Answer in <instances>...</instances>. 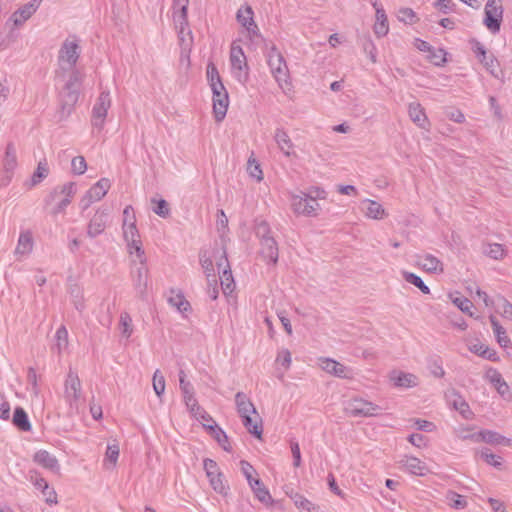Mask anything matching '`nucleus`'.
Wrapping results in <instances>:
<instances>
[{
    "instance_id": "2eb2a0df",
    "label": "nucleus",
    "mask_w": 512,
    "mask_h": 512,
    "mask_svg": "<svg viewBox=\"0 0 512 512\" xmlns=\"http://www.w3.org/2000/svg\"><path fill=\"white\" fill-rule=\"evenodd\" d=\"M42 0H32L31 2L23 5L12 14V20L15 26L22 25L27 21L39 8Z\"/></svg>"
},
{
    "instance_id": "69168bd1",
    "label": "nucleus",
    "mask_w": 512,
    "mask_h": 512,
    "mask_svg": "<svg viewBox=\"0 0 512 512\" xmlns=\"http://www.w3.org/2000/svg\"><path fill=\"white\" fill-rule=\"evenodd\" d=\"M429 53V57L435 65L440 66L446 62V52L443 49L434 50L431 48Z\"/></svg>"
},
{
    "instance_id": "f3484780",
    "label": "nucleus",
    "mask_w": 512,
    "mask_h": 512,
    "mask_svg": "<svg viewBox=\"0 0 512 512\" xmlns=\"http://www.w3.org/2000/svg\"><path fill=\"white\" fill-rule=\"evenodd\" d=\"M274 141L279 150L286 156L290 157L295 155L294 143L292 142L288 132L283 128H276L274 133Z\"/></svg>"
},
{
    "instance_id": "20e7f679",
    "label": "nucleus",
    "mask_w": 512,
    "mask_h": 512,
    "mask_svg": "<svg viewBox=\"0 0 512 512\" xmlns=\"http://www.w3.org/2000/svg\"><path fill=\"white\" fill-rule=\"evenodd\" d=\"M344 411L352 417H374L381 413L382 408L363 398H353L347 402Z\"/></svg>"
},
{
    "instance_id": "864d4df0",
    "label": "nucleus",
    "mask_w": 512,
    "mask_h": 512,
    "mask_svg": "<svg viewBox=\"0 0 512 512\" xmlns=\"http://www.w3.org/2000/svg\"><path fill=\"white\" fill-rule=\"evenodd\" d=\"M397 18L406 24H413L417 21V16L411 8H401L398 11Z\"/></svg>"
},
{
    "instance_id": "a878e982",
    "label": "nucleus",
    "mask_w": 512,
    "mask_h": 512,
    "mask_svg": "<svg viewBox=\"0 0 512 512\" xmlns=\"http://www.w3.org/2000/svg\"><path fill=\"white\" fill-rule=\"evenodd\" d=\"M180 389L182 391L186 406L193 415H197L195 410H200V406L194 397L193 386L190 382L182 379Z\"/></svg>"
},
{
    "instance_id": "603ef678",
    "label": "nucleus",
    "mask_w": 512,
    "mask_h": 512,
    "mask_svg": "<svg viewBox=\"0 0 512 512\" xmlns=\"http://www.w3.org/2000/svg\"><path fill=\"white\" fill-rule=\"evenodd\" d=\"M168 302L172 306L176 307L180 312H186L190 309V303L182 294L169 297Z\"/></svg>"
},
{
    "instance_id": "ea45409f",
    "label": "nucleus",
    "mask_w": 512,
    "mask_h": 512,
    "mask_svg": "<svg viewBox=\"0 0 512 512\" xmlns=\"http://www.w3.org/2000/svg\"><path fill=\"white\" fill-rule=\"evenodd\" d=\"M491 325L493 331L497 337V342L502 347H507L510 344V339L506 335V330L499 324L498 320L494 316H490Z\"/></svg>"
},
{
    "instance_id": "052dcab7",
    "label": "nucleus",
    "mask_w": 512,
    "mask_h": 512,
    "mask_svg": "<svg viewBox=\"0 0 512 512\" xmlns=\"http://www.w3.org/2000/svg\"><path fill=\"white\" fill-rule=\"evenodd\" d=\"M216 432L212 435V437L218 442V444L227 452L231 451V446L228 441V437L226 433L221 429H216Z\"/></svg>"
},
{
    "instance_id": "6e6552de",
    "label": "nucleus",
    "mask_w": 512,
    "mask_h": 512,
    "mask_svg": "<svg viewBox=\"0 0 512 512\" xmlns=\"http://www.w3.org/2000/svg\"><path fill=\"white\" fill-rule=\"evenodd\" d=\"M111 106V98L109 92H101L93 109L91 124L94 128L101 130L104 126L108 109Z\"/></svg>"
},
{
    "instance_id": "f03ea898",
    "label": "nucleus",
    "mask_w": 512,
    "mask_h": 512,
    "mask_svg": "<svg viewBox=\"0 0 512 512\" xmlns=\"http://www.w3.org/2000/svg\"><path fill=\"white\" fill-rule=\"evenodd\" d=\"M267 63L279 87L283 91L289 90V70L284 57L275 46H272L268 52Z\"/></svg>"
},
{
    "instance_id": "09e8293b",
    "label": "nucleus",
    "mask_w": 512,
    "mask_h": 512,
    "mask_svg": "<svg viewBox=\"0 0 512 512\" xmlns=\"http://www.w3.org/2000/svg\"><path fill=\"white\" fill-rule=\"evenodd\" d=\"M480 457L489 465L500 469L502 466V458L496 454L490 452L489 449L485 448L481 450Z\"/></svg>"
},
{
    "instance_id": "e2e57ef3",
    "label": "nucleus",
    "mask_w": 512,
    "mask_h": 512,
    "mask_svg": "<svg viewBox=\"0 0 512 512\" xmlns=\"http://www.w3.org/2000/svg\"><path fill=\"white\" fill-rule=\"evenodd\" d=\"M453 303L464 313L472 316L471 308L473 307V303L465 297H456L453 299Z\"/></svg>"
},
{
    "instance_id": "b1692460",
    "label": "nucleus",
    "mask_w": 512,
    "mask_h": 512,
    "mask_svg": "<svg viewBox=\"0 0 512 512\" xmlns=\"http://www.w3.org/2000/svg\"><path fill=\"white\" fill-rule=\"evenodd\" d=\"M261 244V250L260 253L262 257L267 260L268 262H271L273 264H276L278 261V245L274 238H266L265 240L260 241Z\"/></svg>"
},
{
    "instance_id": "2f4dec72",
    "label": "nucleus",
    "mask_w": 512,
    "mask_h": 512,
    "mask_svg": "<svg viewBox=\"0 0 512 512\" xmlns=\"http://www.w3.org/2000/svg\"><path fill=\"white\" fill-rule=\"evenodd\" d=\"M68 293L75 309L82 313L85 310V299L82 287L76 283L71 284L69 285Z\"/></svg>"
},
{
    "instance_id": "4c0bfd02",
    "label": "nucleus",
    "mask_w": 512,
    "mask_h": 512,
    "mask_svg": "<svg viewBox=\"0 0 512 512\" xmlns=\"http://www.w3.org/2000/svg\"><path fill=\"white\" fill-rule=\"evenodd\" d=\"M481 440L488 444H504L510 445V439L500 435L497 432L490 430H483L479 433Z\"/></svg>"
},
{
    "instance_id": "ddd939ff",
    "label": "nucleus",
    "mask_w": 512,
    "mask_h": 512,
    "mask_svg": "<svg viewBox=\"0 0 512 512\" xmlns=\"http://www.w3.org/2000/svg\"><path fill=\"white\" fill-rule=\"evenodd\" d=\"M108 216L109 213L106 209L96 211L88 224L87 234L89 237L94 238L104 232Z\"/></svg>"
},
{
    "instance_id": "bb28decb",
    "label": "nucleus",
    "mask_w": 512,
    "mask_h": 512,
    "mask_svg": "<svg viewBox=\"0 0 512 512\" xmlns=\"http://www.w3.org/2000/svg\"><path fill=\"white\" fill-rule=\"evenodd\" d=\"M400 463L411 473L423 476L428 471L427 466L420 459L412 456H405Z\"/></svg>"
},
{
    "instance_id": "680f3d73",
    "label": "nucleus",
    "mask_w": 512,
    "mask_h": 512,
    "mask_svg": "<svg viewBox=\"0 0 512 512\" xmlns=\"http://www.w3.org/2000/svg\"><path fill=\"white\" fill-rule=\"evenodd\" d=\"M123 235L126 242L140 239L136 224L133 223H130L128 226H123Z\"/></svg>"
},
{
    "instance_id": "58836bf2",
    "label": "nucleus",
    "mask_w": 512,
    "mask_h": 512,
    "mask_svg": "<svg viewBox=\"0 0 512 512\" xmlns=\"http://www.w3.org/2000/svg\"><path fill=\"white\" fill-rule=\"evenodd\" d=\"M55 339L56 343L53 350H56L58 354H61L62 351L66 350L68 347V331L65 326H61L57 329Z\"/></svg>"
},
{
    "instance_id": "dca6fc26",
    "label": "nucleus",
    "mask_w": 512,
    "mask_h": 512,
    "mask_svg": "<svg viewBox=\"0 0 512 512\" xmlns=\"http://www.w3.org/2000/svg\"><path fill=\"white\" fill-rule=\"evenodd\" d=\"M243 426L246 430L257 439L262 438L263 425L262 418L259 413L256 414H244L240 416Z\"/></svg>"
},
{
    "instance_id": "8fccbe9b",
    "label": "nucleus",
    "mask_w": 512,
    "mask_h": 512,
    "mask_svg": "<svg viewBox=\"0 0 512 512\" xmlns=\"http://www.w3.org/2000/svg\"><path fill=\"white\" fill-rule=\"evenodd\" d=\"M484 253L495 260L502 259L505 254L503 246L498 243L488 244L484 249Z\"/></svg>"
},
{
    "instance_id": "473e14b6",
    "label": "nucleus",
    "mask_w": 512,
    "mask_h": 512,
    "mask_svg": "<svg viewBox=\"0 0 512 512\" xmlns=\"http://www.w3.org/2000/svg\"><path fill=\"white\" fill-rule=\"evenodd\" d=\"M33 249V238L30 231H23L19 235L18 243L15 248V255H27Z\"/></svg>"
},
{
    "instance_id": "338daca9",
    "label": "nucleus",
    "mask_w": 512,
    "mask_h": 512,
    "mask_svg": "<svg viewBox=\"0 0 512 512\" xmlns=\"http://www.w3.org/2000/svg\"><path fill=\"white\" fill-rule=\"evenodd\" d=\"M304 195L310 199H313L314 201H317V199H325L327 193L323 188L313 186L309 188L307 193L304 192Z\"/></svg>"
},
{
    "instance_id": "f257e3e1",
    "label": "nucleus",
    "mask_w": 512,
    "mask_h": 512,
    "mask_svg": "<svg viewBox=\"0 0 512 512\" xmlns=\"http://www.w3.org/2000/svg\"><path fill=\"white\" fill-rule=\"evenodd\" d=\"M84 74L75 67L64 73V77H60L65 84L59 93L60 118H67L79 99L80 89Z\"/></svg>"
},
{
    "instance_id": "c85d7f7f",
    "label": "nucleus",
    "mask_w": 512,
    "mask_h": 512,
    "mask_svg": "<svg viewBox=\"0 0 512 512\" xmlns=\"http://www.w3.org/2000/svg\"><path fill=\"white\" fill-rule=\"evenodd\" d=\"M199 261H200L201 267L204 270V273L206 275L208 284L211 285L212 283H217L213 261H212L211 257L208 255L207 251H205V250L200 251Z\"/></svg>"
},
{
    "instance_id": "a18cd8bd",
    "label": "nucleus",
    "mask_w": 512,
    "mask_h": 512,
    "mask_svg": "<svg viewBox=\"0 0 512 512\" xmlns=\"http://www.w3.org/2000/svg\"><path fill=\"white\" fill-rule=\"evenodd\" d=\"M445 497L448 501V504L454 509H464L467 506V501L463 498V496L454 491H447Z\"/></svg>"
},
{
    "instance_id": "9b49d317",
    "label": "nucleus",
    "mask_w": 512,
    "mask_h": 512,
    "mask_svg": "<svg viewBox=\"0 0 512 512\" xmlns=\"http://www.w3.org/2000/svg\"><path fill=\"white\" fill-rule=\"evenodd\" d=\"M131 278L137 294L143 298L146 294L148 282V268L146 266V261H139V264L131 271Z\"/></svg>"
},
{
    "instance_id": "9d476101",
    "label": "nucleus",
    "mask_w": 512,
    "mask_h": 512,
    "mask_svg": "<svg viewBox=\"0 0 512 512\" xmlns=\"http://www.w3.org/2000/svg\"><path fill=\"white\" fill-rule=\"evenodd\" d=\"M230 62L232 73L238 80H241L243 76L246 77L247 62L240 46L234 44L231 46Z\"/></svg>"
},
{
    "instance_id": "6ab92c4d",
    "label": "nucleus",
    "mask_w": 512,
    "mask_h": 512,
    "mask_svg": "<svg viewBox=\"0 0 512 512\" xmlns=\"http://www.w3.org/2000/svg\"><path fill=\"white\" fill-rule=\"evenodd\" d=\"M320 362L321 368L327 373L339 378H351V370L338 361L330 358H323L320 359Z\"/></svg>"
},
{
    "instance_id": "79ce46f5",
    "label": "nucleus",
    "mask_w": 512,
    "mask_h": 512,
    "mask_svg": "<svg viewBox=\"0 0 512 512\" xmlns=\"http://www.w3.org/2000/svg\"><path fill=\"white\" fill-rule=\"evenodd\" d=\"M252 491L254 492L256 498L263 504L269 505L272 504L273 500L270 495L269 490L263 485V483L260 481L259 485H253L251 486Z\"/></svg>"
},
{
    "instance_id": "5fc2aeb1",
    "label": "nucleus",
    "mask_w": 512,
    "mask_h": 512,
    "mask_svg": "<svg viewBox=\"0 0 512 512\" xmlns=\"http://www.w3.org/2000/svg\"><path fill=\"white\" fill-rule=\"evenodd\" d=\"M153 389L158 397L165 391V378L159 370H156L153 375Z\"/></svg>"
},
{
    "instance_id": "49530a36",
    "label": "nucleus",
    "mask_w": 512,
    "mask_h": 512,
    "mask_svg": "<svg viewBox=\"0 0 512 512\" xmlns=\"http://www.w3.org/2000/svg\"><path fill=\"white\" fill-rule=\"evenodd\" d=\"M240 466H241V471L244 474L245 478L247 479L250 487L253 486L254 484L255 485L260 484V479L253 477V474L256 473V471L249 462H247L245 460H241Z\"/></svg>"
},
{
    "instance_id": "7ed1b4c3",
    "label": "nucleus",
    "mask_w": 512,
    "mask_h": 512,
    "mask_svg": "<svg viewBox=\"0 0 512 512\" xmlns=\"http://www.w3.org/2000/svg\"><path fill=\"white\" fill-rule=\"evenodd\" d=\"M80 56L79 45L76 41L66 39L58 54V65L59 71H57L58 77H64L66 71L71 70L76 66V63Z\"/></svg>"
},
{
    "instance_id": "f8f14e48",
    "label": "nucleus",
    "mask_w": 512,
    "mask_h": 512,
    "mask_svg": "<svg viewBox=\"0 0 512 512\" xmlns=\"http://www.w3.org/2000/svg\"><path fill=\"white\" fill-rule=\"evenodd\" d=\"M254 12L252 8L249 5H246L244 7H241L236 15L237 21L245 27L247 32L250 34L251 37H258L259 36V29L257 24L254 21Z\"/></svg>"
},
{
    "instance_id": "4be33fe9",
    "label": "nucleus",
    "mask_w": 512,
    "mask_h": 512,
    "mask_svg": "<svg viewBox=\"0 0 512 512\" xmlns=\"http://www.w3.org/2000/svg\"><path fill=\"white\" fill-rule=\"evenodd\" d=\"M361 209L365 216L371 219L380 220L387 216V213L382 205L374 200H363L361 202Z\"/></svg>"
},
{
    "instance_id": "4468645a",
    "label": "nucleus",
    "mask_w": 512,
    "mask_h": 512,
    "mask_svg": "<svg viewBox=\"0 0 512 512\" xmlns=\"http://www.w3.org/2000/svg\"><path fill=\"white\" fill-rule=\"evenodd\" d=\"M447 403L458 411L465 419L470 418L472 412L465 399L455 390H448L445 394Z\"/></svg>"
},
{
    "instance_id": "393cba45",
    "label": "nucleus",
    "mask_w": 512,
    "mask_h": 512,
    "mask_svg": "<svg viewBox=\"0 0 512 512\" xmlns=\"http://www.w3.org/2000/svg\"><path fill=\"white\" fill-rule=\"evenodd\" d=\"M17 165L18 162L16 147L13 143L10 142L6 146L5 155L3 158V168L6 174H10L8 176L9 179L11 175L14 173Z\"/></svg>"
},
{
    "instance_id": "0e129e2a",
    "label": "nucleus",
    "mask_w": 512,
    "mask_h": 512,
    "mask_svg": "<svg viewBox=\"0 0 512 512\" xmlns=\"http://www.w3.org/2000/svg\"><path fill=\"white\" fill-rule=\"evenodd\" d=\"M256 235L259 237L260 241L265 240L266 238H273L270 235V227L266 221H261L257 224Z\"/></svg>"
},
{
    "instance_id": "bf43d9fd",
    "label": "nucleus",
    "mask_w": 512,
    "mask_h": 512,
    "mask_svg": "<svg viewBox=\"0 0 512 512\" xmlns=\"http://www.w3.org/2000/svg\"><path fill=\"white\" fill-rule=\"evenodd\" d=\"M132 319L128 313H122L120 316V326L122 328V335L126 338H129L133 332L132 329Z\"/></svg>"
},
{
    "instance_id": "5701e85b",
    "label": "nucleus",
    "mask_w": 512,
    "mask_h": 512,
    "mask_svg": "<svg viewBox=\"0 0 512 512\" xmlns=\"http://www.w3.org/2000/svg\"><path fill=\"white\" fill-rule=\"evenodd\" d=\"M33 460L45 469L58 472L60 469L58 460L46 450H39L35 453Z\"/></svg>"
},
{
    "instance_id": "13d9d810",
    "label": "nucleus",
    "mask_w": 512,
    "mask_h": 512,
    "mask_svg": "<svg viewBox=\"0 0 512 512\" xmlns=\"http://www.w3.org/2000/svg\"><path fill=\"white\" fill-rule=\"evenodd\" d=\"M72 172L77 175H82L87 170L86 160L83 156H76L71 161Z\"/></svg>"
},
{
    "instance_id": "412c9836",
    "label": "nucleus",
    "mask_w": 512,
    "mask_h": 512,
    "mask_svg": "<svg viewBox=\"0 0 512 512\" xmlns=\"http://www.w3.org/2000/svg\"><path fill=\"white\" fill-rule=\"evenodd\" d=\"M417 265L429 273H442L443 263L432 254H424L417 256Z\"/></svg>"
},
{
    "instance_id": "c756f323",
    "label": "nucleus",
    "mask_w": 512,
    "mask_h": 512,
    "mask_svg": "<svg viewBox=\"0 0 512 512\" xmlns=\"http://www.w3.org/2000/svg\"><path fill=\"white\" fill-rule=\"evenodd\" d=\"M75 193H76L75 183L67 182L62 186L56 187L46 198L45 202L47 204H50L60 195H64L65 198H69L71 200L74 197Z\"/></svg>"
},
{
    "instance_id": "f704fd0d",
    "label": "nucleus",
    "mask_w": 512,
    "mask_h": 512,
    "mask_svg": "<svg viewBox=\"0 0 512 512\" xmlns=\"http://www.w3.org/2000/svg\"><path fill=\"white\" fill-rule=\"evenodd\" d=\"M12 423L21 431L28 432L31 430V423L28 419V415L22 407L15 408Z\"/></svg>"
},
{
    "instance_id": "1a4fd4ad",
    "label": "nucleus",
    "mask_w": 512,
    "mask_h": 512,
    "mask_svg": "<svg viewBox=\"0 0 512 512\" xmlns=\"http://www.w3.org/2000/svg\"><path fill=\"white\" fill-rule=\"evenodd\" d=\"M292 209L296 214H301L307 217H315L318 215L320 205L317 201L308 198L301 192L300 195L292 196Z\"/></svg>"
},
{
    "instance_id": "de8ad7c7",
    "label": "nucleus",
    "mask_w": 512,
    "mask_h": 512,
    "mask_svg": "<svg viewBox=\"0 0 512 512\" xmlns=\"http://www.w3.org/2000/svg\"><path fill=\"white\" fill-rule=\"evenodd\" d=\"M128 251L131 255L135 254L140 262L146 261L145 252L140 239L127 242Z\"/></svg>"
},
{
    "instance_id": "774afa93",
    "label": "nucleus",
    "mask_w": 512,
    "mask_h": 512,
    "mask_svg": "<svg viewBox=\"0 0 512 512\" xmlns=\"http://www.w3.org/2000/svg\"><path fill=\"white\" fill-rule=\"evenodd\" d=\"M296 505L302 512H319V507H316L305 498H301L299 501H296Z\"/></svg>"
},
{
    "instance_id": "39448f33",
    "label": "nucleus",
    "mask_w": 512,
    "mask_h": 512,
    "mask_svg": "<svg viewBox=\"0 0 512 512\" xmlns=\"http://www.w3.org/2000/svg\"><path fill=\"white\" fill-rule=\"evenodd\" d=\"M484 20L483 23L486 28L492 33L496 34L500 31L502 18H503V7L501 0H488L484 9Z\"/></svg>"
},
{
    "instance_id": "e433bc0d",
    "label": "nucleus",
    "mask_w": 512,
    "mask_h": 512,
    "mask_svg": "<svg viewBox=\"0 0 512 512\" xmlns=\"http://www.w3.org/2000/svg\"><path fill=\"white\" fill-rule=\"evenodd\" d=\"M487 377L490 382L497 389L498 393L502 396H505L509 392V386L503 379L502 375L497 370H489L487 372Z\"/></svg>"
},
{
    "instance_id": "4d7b16f0",
    "label": "nucleus",
    "mask_w": 512,
    "mask_h": 512,
    "mask_svg": "<svg viewBox=\"0 0 512 512\" xmlns=\"http://www.w3.org/2000/svg\"><path fill=\"white\" fill-rule=\"evenodd\" d=\"M152 203H155L156 205L153 207V212L157 214L158 216L162 218H166L170 214V209L168 206V203L164 199H160L156 201L155 199H152Z\"/></svg>"
},
{
    "instance_id": "c03bdc74",
    "label": "nucleus",
    "mask_w": 512,
    "mask_h": 512,
    "mask_svg": "<svg viewBox=\"0 0 512 512\" xmlns=\"http://www.w3.org/2000/svg\"><path fill=\"white\" fill-rule=\"evenodd\" d=\"M49 174V168L46 160H41L31 177L32 186L39 184Z\"/></svg>"
},
{
    "instance_id": "37998d69",
    "label": "nucleus",
    "mask_w": 512,
    "mask_h": 512,
    "mask_svg": "<svg viewBox=\"0 0 512 512\" xmlns=\"http://www.w3.org/2000/svg\"><path fill=\"white\" fill-rule=\"evenodd\" d=\"M403 278L408 283L416 286L423 294H429L430 289L418 275L411 272H403Z\"/></svg>"
},
{
    "instance_id": "3c124183",
    "label": "nucleus",
    "mask_w": 512,
    "mask_h": 512,
    "mask_svg": "<svg viewBox=\"0 0 512 512\" xmlns=\"http://www.w3.org/2000/svg\"><path fill=\"white\" fill-rule=\"evenodd\" d=\"M479 61L492 75L496 76V70L499 64L493 54H488L486 52L485 56H481Z\"/></svg>"
},
{
    "instance_id": "423d86ee",
    "label": "nucleus",
    "mask_w": 512,
    "mask_h": 512,
    "mask_svg": "<svg viewBox=\"0 0 512 512\" xmlns=\"http://www.w3.org/2000/svg\"><path fill=\"white\" fill-rule=\"evenodd\" d=\"M64 397L71 409L78 410L81 398V381L72 369L69 370L64 383Z\"/></svg>"
},
{
    "instance_id": "0eeeda50",
    "label": "nucleus",
    "mask_w": 512,
    "mask_h": 512,
    "mask_svg": "<svg viewBox=\"0 0 512 512\" xmlns=\"http://www.w3.org/2000/svg\"><path fill=\"white\" fill-rule=\"evenodd\" d=\"M203 466L213 490L221 495H227L228 487L223 482V474L220 472L217 463L210 458H206L203 461Z\"/></svg>"
},
{
    "instance_id": "7c9ffc66",
    "label": "nucleus",
    "mask_w": 512,
    "mask_h": 512,
    "mask_svg": "<svg viewBox=\"0 0 512 512\" xmlns=\"http://www.w3.org/2000/svg\"><path fill=\"white\" fill-rule=\"evenodd\" d=\"M408 112L411 120L416 125H418L420 128H426V125L428 124V119L420 103H410Z\"/></svg>"
},
{
    "instance_id": "a211bd4d",
    "label": "nucleus",
    "mask_w": 512,
    "mask_h": 512,
    "mask_svg": "<svg viewBox=\"0 0 512 512\" xmlns=\"http://www.w3.org/2000/svg\"><path fill=\"white\" fill-rule=\"evenodd\" d=\"M390 381L399 388H411L418 385V377L412 373L393 370L389 375Z\"/></svg>"
},
{
    "instance_id": "c9c22d12",
    "label": "nucleus",
    "mask_w": 512,
    "mask_h": 512,
    "mask_svg": "<svg viewBox=\"0 0 512 512\" xmlns=\"http://www.w3.org/2000/svg\"><path fill=\"white\" fill-rule=\"evenodd\" d=\"M388 19L385 10L382 7H376V22L374 24V33L378 37H383L388 33Z\"/></svg>"
},
{
    "instance_id": "aec40b11",
    "label": "nucleus",
    "mask_w": 512,
    "mask_h": 512,
    "mask_svg": "<svg viewBox=\"0 0 512 512\" xmlns=\"http://www.w3.org/2000/svg\"><path fill=\"white\" fill-rule=\"evenodd\" d=\"M213 113L216 122H221L227 113L229 98L227 91L213 94Z\"/></svg>"
},
{
    "instance_id": "cd10ccee",
    "label": "nucleus",
    "mask_w": 512,
    "mask_h": 512,
    "mask_svg": "<svg viewBox=\"0 0 512 512\" xmlns=\"http://www.w3.org/2000/svg\"><path fill=\"white\" fill-rule=\"evenodd\" d=\"M235 404L239 416L244 414H256L257 412L250 398L243 392L236 393Z\"/></svg>"
},
{
    "instance_id": "6e6d98bb",
    "label": "nucleus",
    "mask_w": 512,
    "mask_h": 512,
    "mask_svg": "<svg viewBox=\"0 0 512 512\" xmlns=\"http://www.w3.org/2000/svg\"><path fill=\"white\" fill-rule=\"evenodd\" d=\"M247 170L249 172V175L256 179L257 182H260L263 180V172L260 167V164L255 159H249L248 160V167Z\"/></svg>"
},
{
    "instance_id": "a19ab883",
    "label": "nucleus",
    "mask_w": 512,
    "mask_h": 512,
    "mask_svg": "<svg viewBox=\"0 0 512 512\" xmlns=\"http://www.w3.org/2000/svg\"><path fill=\"white\" fill-rule=\"evenodd\" d=\"M220 281H221L222 290L225 294L231 293L233 291L234 279H233L232 272H231L229 265H227L222 270V274L220 275Z\"/></svg>"
},
{
    "instance_id": "72a5a7b5",
    "label": "nucleus",
    "mask_w": 512,
    "mask_h": 512,
    "mask_svg": "<svg viewBox=\"0 0 512 512\" xmlns=\"http://www.w3.org/2000/svg\"><path fill=\"white\" fill-rule=\"evenodd\" d=\"M109 188V179L102 178L87 191V197H90V199H93L94 201H98L107 194Z\"/></svg>"
}]
</instances>
